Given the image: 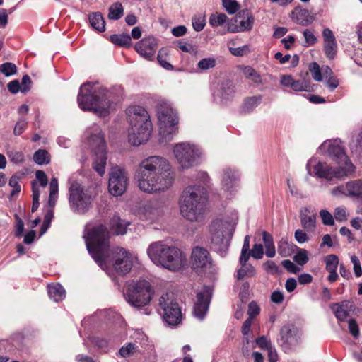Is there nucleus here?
<instances>
[{
  "label": "nucleus",
  "instance_id": "30",
  "mask_svg": "<svg viewBox=\"0 0 362 362\" xmlns=\"http://www.w3.org/2000/svg\"><path fill=\"white\" fill-rule=\"evenodd\" d=\"M88 19L91 27L98 32L105 30V21L100 12H93L89 14Z\"/></svg>",
  "mask_w": 362,
  "mask_h": 362
},
{
  "label": "nucleus",
  "instance_id": "58",
  "mask_svg": "<svg viewBox=\"0 0 362 362\" xmlns=\"http://www.w3.org/2000/svg\"><path fill=\"white\" fill-rule=\"evenodd\" d=\"M260 309L259 305L255 301H252L248 305V310L247 314L249 315L248 318L253 319L259 313Z\"/></svg>",
  "mask_w": 362,
  "mask_h": 362
},
{
  "label": "nucleus",
  "instance_id": "33",
  "mask_svg": "<svg viewBox=\"0 0 362 362\" xmlns=\"http://www.w3.org/2000/svg\"><path fill=\"white\" fill-rule=\"evenodd\" d=\"M221 98L223 100L231 99L235 94V89L230 81H226L222 83L220 90Z\"/></svg>",
  "mask_w": 362,
  "mask_h": 362
},
{
  "label": "nucleus",
  "instance_id": "23",
  "mask_svg": "<svg viewBox=\"0 0 362 362\" xmlns=\"http://www.w3.org/2000/svg\"><path fill=\"white\" fill-rule=\"evenodd\" d=\"M210 299L209 296L202 292L197 294V302L194 306L193 313L199 320H203L209 305Z\"/></svg>",
  "mask_w": 362,
  "mask_h": 362
},
{
  "label": "nucleus",
  "instance_id": "62",
  "mask_svg": "<svg viewBox=\"0 0 362 362\" xmlns=\"http://www.w3.org/2000/svg\"><path fill=\"white\" fill-rule=\"evenodd\" d=\"M256 344L260 347L262 349L267 350L272 347L271 342L267 340L265 336H261L256 339Z\"/></svg>",
  "mask_w": 362,
  "mask_h": 362
},
{
  "label": "nucleus",
  "instance_id": "24",
  "mask_svg": "<svg viewBox=\"0 0 362 362\" xmlns=\"http://www.w3.org/2000/svg\"><path fill=\"white\" fill-rule=\"evenodd\" d=\"M327 151L329 156L337 163L339 166H346L348 163H351L346 155L344 149L339 144H331Z\"/></svg>",
  "mask_w": 362,
  "mask_h": 362
},
{
  "label": "nucleus",
  "instance_id": "34",
  "mask_svg": "<svg viewBox=\"0 0 362 362\" xmlns=\"http://www.w3.org/2000/svg\"><path fill=\"white\" fill-rule=\"evenodd\" d=\"M124 14V8L121 3L115 2L109 8L108 18L110 20H118Z\"/></svg>",
  "mask_w": 362,
  "mask_h": 362
},
{
  "label": "nucleus",
  "instance_id": "9",
  "mask_svg": "<svg viewBox=\"0 0 362 362\" xmlns=\"http://www.w3.org/2000/svg\"><path fill=\"white\" fill-rule=\"evenodd\" d=\"M226 229V223L220 219L213 221L209 226L213 247L221 256L226 254L230 245V240L224 235Z\"/></svg>",
  "mask_w": 362,
  "mask_h": 362
},
{
  "label": "nucleus",
  "instance_id": "13",
  "mask_svg": "<svg viewBox=\"0 0 362 362\" xmlns=\"http://www.w3.org/2000/svg\"><path fill=\"white\" fill-rule=\"evenodd\" d=\"M69 192V202L73 210L83 214L90 207L91 197L84 192L80 185H72Z\"/></svg>",
  "mask_w": 362,
  "mask_h": 362
},
{
  "label": "nucleus",
  "instance_id": "50",
  "mask_svg": "<svg viewBox=\"0 0 362 362\" xmlns=\"http://www.w3.org/2000/svg\"><path fill=\"white\" fill-rule=\"evenodd\" d=\"M137 346L132 343H129L123 346L119 351V354L124 357H129L131 354H134L136 350Z\"/></svg>",
  "mask_w": 362,
  "mask_h": 362
},
{
  "label": "nucleus",
  "instance_id": "27",
  "mask_svg": "<svg viewBox=\"0 0 362 362\" xmlns=\"http://www.w3.org/2000/svg\"><path fill=\"white\" fill-rule=\"evenodd\" d=\"M280 82L281 85L291 87L295 91L306 90L308 88L305 82L300 80H294L291 75H283Z\"/></svg>",
  "mask_w": 362,
  "mask_h": 362
},
{
  "label": "nucleus",
  "instance_id": "49",
  "mask_svg": "<svg viewBox=\"0 0 362 362\" xmlns=\"http://www.w3.org/2000/svg\"><path fill=\"white\" fill-rule=\"evenodd\" d=\"M216 66V60L214 58H204L198 62L197 66L201 70H208Z\"/></svg>",
  "mask_w": 362,
  "mask_h": 362
},
{
  "label": "nucleus",
  "instance_id": "53",
  "mask_svg": "<svg viewBox=\"0 0 362 362\" xmlns=\"http://www.w3.org/2000/svg\"><path fill=\"white\" fill-rule=\"evenodd\" d=\"M303 34L305 38L306 46L313 45L317 42V39L312 30L305 29Z\"/></svg>",
  "mask_w": 362,
  "mask_h": 362
},
{
  "label": "nucleus",
  "instance_id": "5",
  "mask_svg": "<svg viewBox=\"0 0 362 362\" xmlns=\"http://www.w3.org/2000/svg\"><path fill=\"white\" fill-rule=\"evenodd\" d=\"M110 95V93L105 88L93 90V84L85 83L81 86L78 95V105L83 110L93 111L105 117L109 113Z\"/></svg>",
  "mask_w": 362,
  "mask_h": 362
},
{
  "label": "nucleus",
  "instance_id": "6",
  "mask_svg": "<svg viewBox=\"0 0 362 362\" xmlns=\"http://www.w3.org/2000/svg\"><path fill=\"white\" fill-rule=\"evenodd\" d=\"M88 142L95 155L93 162V169L100 175L105 172L107 163L106 144L100 127L94 124L88 129Z\"/></svg>",
  "mask_w": 362,
  "mask_h": 362
},
{
  "label": "nucleus",
  "instance_id": "41",
  "mask_svg": "<svg viewBox=\"0 0 362 362\" xmlns=\"http://www.w3.org/2000/svg\"><path fill=\"white\" fill-rule=\"evenodd\" d=\"M32 192H33V206H32V212H35L39 207L40 202V189L37 186V182L35 180L32 182Z\"/></svg>",
  "mask_w": 362,
  "mask_h": 362
},
{
  "label": "nucleus",
  "instance_id": "37",
  "mask_svg": "<svg viewBox=\"0 0 362 362\" xmlns=\"http://www.w3.org/2000/svg\"><path fill=\"white\" fill-rule=\"evenodd\" d=\"M255 274V268L250 264H245L244 266H241V268L238 270L237 279L238 280L243 279L244 277H251Z\"/></svg>",
  "mask_w": 362,
  "mask_h": 362
},
{
  "label": "nucleus",
  "instance_id": "12",
  "mask_svg": "<svg viewBox=\"0 0 362 362\" xmlns=\"http://www.w3.org/2000/svg\"><path fill=\"white\" fill-rule=\"evenodd\" d=\"M354 166L351 163H348L346 166H339L337 168L329 167L326 163H318L314 168L315 175L327 180L332 178H342L354 172Z\"/></svg>",
  "mask_w": 362,
  "mask_h": 362
},
{
  "label": "nucleus",
  "instance_id": "3",
  "mask_svg": "<svg viewBox=\"0 0 362 362\" xmlns=\"http://www.w3.org/2000/svg\"><path fill=\"white\" fill-rule=\"evenodd\" d=\"M206 189L199 185L189 186L181 196L180 209L182 216L189 221H201L206 211Z\"/></svg>",
  "mask_w": 362,
  "mask_h": 362
},
{
  "label": "nucleus",
  "instance_id": "22",
  "mask_svg": "<svg viewBox=\"0 0 362 362\" xmlns=\"http://www.w3.org/2000/svg\"><path fill=\"white\" fill-rule=\"evenodd\" d=\"M336 318L340 322H345L350 315L351 312L355 309V305L349 300L332 303L330 306Z\"/></svg>",
  "mask_w": 362,
  "mask_h": 362
},
{
  "label": "nucleus",
  "instance_id": "18",
  "mask_svg": "<svg viewBox=\"0 0 362 362\" xmlns=\"http://www.w3.org/2000/svg\"><path fill=\"white\" fill-rule=\"evenodd\" d=\"M192 267L197 270L209 269L211 267L212 262L208 250L202 247H195L191 255Z\"/></svg>",
  "mask_w": 362,
  "mask_h": 362
},
{
  "label": "nucleus",
  "instance_id": "15",
  "mask_svg": "<svg viewBox=\"0 0 362 362\" xmlns=\"http://www.w3.org/2000/svg\"><path fill=\"white\" fill-rule=\"evenodd\" d=\"M255 17L248 10L240 11L228 25L230 33L250 31L253 27Z\"/></svg>",
  "mask_w": 362,
  "mask_h": 362
},
{
  "label": "nucleus",
  "instance_id": "2",
  "mask_svg": "<svg viewBox=\"0 0 362 362\" xmlns=\"http://www.w3.org/2000/svg\"><path fill=\"white\" fill-rule=\"evenodd\" d=\"M136 176L139 189L148 193L165 191L172 186L175 180L168 161L158 156L143 160Z\"/></svg>",
  "mask_w": 362,
  "mask_h": 362
},
{
  "label": "nucleus",
  "instance_id": "1",
  "mask_svg": "<svg viewBox=\"0 0 362 362\" xmlns=\"http://www.w3.org/2000/svg\"><path fill=\"white\" fill-rule=\"evenodd\" d=\"M109 238L107 228L103 224L93 227L83 235L87 250L101 268L107 262H112L119 275H125L132 269V258L122 247L111 250Z\"/></svg>",
  "mask_w": 362,
  "mask_h": 362
},
{
  "label": "nucleus",
  "instance_id": "47",
  "mask_svg": "<svg viewBox=\"0 0 362 362\" xmlns=\"http://www.w3.org/2000/svg\"><path fill=\"white\" fill-rule=\"evenodd\" d=\"M309 71H310L313 79L316 81H321L322 79L320 67L317 62H312L309 65Z\"/></svg>",
  "mask_w": 362,
  "mask_h": 362
},
{
  "label": "nucleus",
  "instance_id": "32",
  "mask_svg": "<svg viewBox=\"0 0 362 362\" xmlns=\"http://www.w3.org/2000/svg\"><path fill=\"white\" fill-rule=\"evenodd\" d=\"M110 40L115 45L124 47H129L132 45L131 37L127 33L112 35Z\"/></svg>",
  "mask_w": 362,
  "mask_h": 362
},
{
  "label": "nucleus",
  "instance_id": "8",
  "mask_svg": "<svg viewBox=\"0 0 362 362\" xmlns=\"http://www.w3.org/2000/svg\"><path fill=\"white\" fill-rule=\"evenodd\" d=\"M158 119L160 127V134L166 141H170L173 135L177 132L179 118L176 110L170 104L163 102L157 108Z\"/></svg>",
  "mask_w": 362,
  "mask_h": 362
},
{
  "label": "nucleus",
  "instance_id": "48",
  "mask_svg": "<svg viewBox=\"0 0 362 362\" xmlns=\"http://www.w3.org/2000/svg\"><path fill=\"white\" fill-rule=\"evenodd\" d=\"M193 28L199 32L204 29L205 26V18L202 15H196L192 18Z\"/></svg>",
  "mask_w": 362,
  "mask_h": 362
},
{
  "label": "nucleus",
  "instance_id": "40",
  "mask_svg": "<svg viewBox=\"0 0 362 362\" xmlns=\"http://www.w3.org/2000/svg\"><path fill=\"white\" fill-rule=\"evenodd\" d=\"M300 221L302 226L308 230H310L315 228V216H307L303 212L300 214Z\"/></svg>",
  "mask_w": 362,
  "mask_h": 362
},
{
  "label": "nucleus",
  "instance_id": "44",
  "mask_svg": "<svg viewBox=\"0 0 362 362\" xmlns=\"http://www.w3.org/2000/svg\"><path fill=\"white\" fill-rule=\"evenodd\" d=\"M326 270L327 272L337 270L339 264V258L336 255H329L325 257Z\"/></svg>",
  "mask_w": 362,
  "mask_h": 362
},
{
  "label": "nucleus",
  "instance_id": "28",
  "mask_svg": "<svg viewBox=\"0 0 362 362\" xmlns=\"http://www.w3.org/2000/svg\"><path fill=\"white\" fill-rule=\"evenodd\" d=\"M129 225V222L120 218L119 216L115 215L110 221V230L115 235H124L127 232V227Z\"/></svg>",
  "mask_w": 362,
  "mask_h": 362
},
{
  "label": "nucleus",
  "instance_id": "64",
  "mask_svg": "<svg viewBox=\"0 0 362 362\" xmlns=\"http://www.w3.org/2000/svg\"><path fill=\"white\" fill-rule=\"evenodd\" d=\"M295 238L298 243H303L308 240V236L306 233L300 229H298L295 232Z\"/></svg>",
  "mask_w": 362,
  "mask_h": 362
},
{
  "label": "nucleus",
  "instance_id": "59",
  "mask_svg": "<svg viewBox=\"0 0 362 362\" xmlns=\"http://www.w3.org/2000/svg\"><path fill=\"white\" fill-rule=\"evenodd\" d=\"M282 266L287 269L288 272L297 274L300 271V269L294 264L291 260L285 259L281 262Z\"/></svg>",
  "mask_w": 362,
  "mask_h": 362
},
{
  "label": "nucleus",
  "instance_id": "39",
  "mask_svg": "<svg viewBox=\"0 0 362 362\" xmlns=\"http://www.w3.org/2000/svg\"><path fill=\"white\" fill-rule=\"evenodd\" d=\"M20 179V177L17 176L16 175H14L11 176L9 180L8 185L11 187L13 188L10 194V199H11L16 195H17L21 190V187L19 184Z\"/></svg>",
  "mask_w": 362,
  "mask_h": 362
},
{
  "label": "nucleus",
  "instance_id": "46",
  "mask_svg": "<svg viewBox=\"0 0 362 362\" xmlns=\"http://www.w3.org/2000/svg\"><path fill=\"white\" fill-rule=\"evenodd\" d=\"M243 73L247 78L255 83H260L262 82L260 75L251 66L245 67Z\"/></svg>",
  "mask_w": 362,
  "mask_h": 362
},
{
  "label": "nucleus",
  "instance_id": "21",
  "mask_svg": "<svg viewBox=\"0 0 362 362\" xmlns=\"http://www.w3.org/2000/svg\"><path fill=\"white\" fill-rule=\"evenodd\" d=\"M297 328L293 324L288 323L281 327L279 344L283 348H289L296 342Z\"/></svg>",
  "mask_w": 362,
  "mask_h": 362
},
{
  "label": "nucleus",
  "instance_id": "43",
  "mask_svg": "<svg viewBox=\"0 0 362 362\" xmlns=\"http://www.w3.org/2000/svg\"><path fill=\"white\" fill-rule=\"evenodd\" d=\"M222 5L230 15L235 13L240 8V5L236 0H222Z\"/></svg>",
  "mask_w": 362,
  "mask_h": 362
},
{
  "label": "nucleus",
  "instance_id": "60",
  "mask_svg": "<svg viewBox=\"0 0 362 362\" xmlns=\"http://www.w3.org/2000/svg\"><path fill=\"white\" fill-rule=\"evenodd\" d=\"M351 262L354 264V271L356 276L360 277L362 276V268L361 266L360 261L356 255H353L351 257Z\"/></svg>",
  "mask_w": 362,
  "mask_h": 362
},
{
  "label": "nucleus",
  "instance_id": "25",
  "mask_svg": "<svg viewBox=\"0 0 362 362\" xmlns=\"http://www.w3.org/2000/svg\"><path fill=\"white\" fill-rule=\"evenodd\" d=\"M291 16L296 23L303 26L309 25L314 21V18L309 11L300 6H297L293 10Z\"/></svg>",
  "mask_w": 362,
  "mask_h": 362
},
{
  "label": "nucleus",
  "instance_id": "61",
  "mask_svg": "<svg viewBox=\"0 0 362 362\" xmlns=\"http://www.w3.org/2000/svg\"><path fill=\"white\" fill-rule=\"evenodd\" d=\"M14 217L16 220L15 235L16 237H21L24 230V223L18 214H16Z\"/></svg>",
  "mask_w": 362,
  "mask_h": 362
},
{
  "label": "nucleus",
  "instance_id": "56",
  "mask_svg": "<svg viewBox=\"0 0 362 362\" xmlns=\"http://www.w3.org/2000/svg\"><path fill=\"white\" fill-rule=\"evenodd\" d=\"M348 327L349 332L354 337L357 338L359 336V328L356 321L354 319L351 318L348 320Z\"/></svg>",
  "mask_w": 362,
  "mask_h": 362
},
{
  "label": "nucleus",
  "instance_id": "38",
  "mask_svg": "<svg viewBox=\"0 0 362 362\" xmlns=\"http://www.w3.org/2000/svg\"><path fill=\"white\" fill-rule=\"evenodd\" d=\"M168 50L165 48H161L158 54L157 59L159 64L167 70H172L173 66L168 60Z\"/></svg>",
  "mask_w": 362,
  "mask_h": 362
},
{
  "label": "nucleus",
  "instance_id": "54",
  "mask_svg": "<svg viewBox=\"0 0 362 362\" xmlns=\"http://www.w3.org/2000/svg\"><path fill=\"white\" fill-rule=\"evenodd\" d=\"M323 224L326 226H332L334 223L332 215L327 210H321L320 212Z\"/></svg>",
  "mask_w": 362,
  "mask_h": 362
},
{
  "label": "nucleus",
  "instance_id": "17",
  "mask_svg": "<svg viewBox=\"0 0 362 362\" xmlns=\"http://www.w3.org/2000/svg\"><path fill=\"white\" fill-rule=\"evenodd\" d=\"M152 124L144 123V126H130L128 141L132 146H139L147 141L151 134Z\"/></svg>",
  "mask_w": 362,
  "mask_h": 362
},
{
  "label": "nucleus",
  "instance_id": "52",
  "mask_svg": "<svg viewBox=\"0 0 362 362\" xmlns=\"http://www.w3.org/2000/svg\"><path fill=\"white\" fill-rule=\"evenodd\" d=\"M294 261L299 265H304L308 261V252L305 250H300L293 257Z\"/></svg>",
  "mask_w": 362,
  "mask_h": 362
},
{
  "label": "nucleus",
  "instance_id": "51",
  "mask_svg": "<svg viewBox=\"0 0 362 362\" xmlns=\"http://www.w3.org/2000/svg\"><path fill=\"white\" fill-rule=\"evenodd\" d=\"M10 160L13 163H21L24 161L25 158L22 152L17 151H11L7 153Z\"/></svg>",
  "mask_w": 362,
  "mask_h": 362
},
{
  "label": "nucleus",
  "instance_id": "19",
  "mask_svg": "<svg viewBox=\"0 0 362 362\" xmlns=\"http://www.w3.org/2000/svg\"><path fill=\"white\" fill-rule=\"evenodd\" d=\"M130 126H144V123L151 124L148 112L141 106H130L126 111Z\"/></svg>",
  "mask_w": 362,
  "mask_h": 362
},
{
  "label": "nucleus",
  "instance_id": "42",
  "mask_svg": "<svg viewBox=\"0 0 362 362\" xmlns=\"http://www.w3.org/2000/svg\"><path fill=\"white\" fill-rule=\"evenodd\" d=\"M337 49V45L336 41L325 42L324 50L327 58L333 59L336 56Z\"/></svg>",
  "mask_w": 362,
  "mask_h": 362
},
{
  "label": "nucleus",
  "instance_id": "7",
  "mask_svg": "<svg viewBox=\"0 0 362 362\" xmlns=\"http://www.w3.org/2000/svg\"><path fill=\"white\" fill-rule=\"evenodd\" d=\"M153 293V288L148 281L139 280L128 285L125 297L132 306L140 308L150 303Z\"/></svg>",
  "mask_w": 362,
  "mask_h": 362
},
{
  "label": "nucleus",
  "instance_id": "10",
  "mask_svg": "<svg viewBox=\"0 0 362 362\" xmlns=\"http://www.w3.org/2000/svg\"><path fill=\"white\" fill-rule=\"evenodd\" d=\"M159 305L163 310V319L169 326H176L182 320L181 308L173 300H170L168 293L161 296Z\"/></svg>",
  "mask_w": 362,
  "mask_h": 362
},
{
  "label": "nucleus",
  "instance_id": "20",
  "mask_svg": "<svg viewBox=\"0 0 362 362\" xmlns=\"http://www.w3.org/2000/svg\"><path fill=\"white\" fill-rule=\"evenodd\" d=\"M136 51L144 59L153 60L158 49L157 40L153 37H148L136 42Z\"/></svg>",
  "mask_w": 362,
  "mask_h": 362
},
{
  "label": "nucleus",
  "instance_id": "36",
  "mask_svg": "<svg viewBox=\"0 0 362 362\" xmlns=\"http://www.w3.org/2000/svg\"><path fill=\"white\" fill-rule=\"evenodd\" d=\"M228 19V18L223 13H212L209 18V23L211 26L216 27L223 25Z\"/></svg>",
  "mask_w": 362,
  "mask_h": 362
},
{
  "label": "nucleus",
  "instance_id": "57",
  "mask_svg": "<svg viewBox=\"0 0 362 362\" xmlns=\"http://www.w3.org/2000/svg\"><path fill=\"white\" fill-rule=\"evenodd\" d=\"M251 255L257 259H262L264 254L263 246L261 244H255L252 250H250Z\"/></svg>",
  "mask_w": 362,
  "mask_h": 362
},
{
  "label": "nucleus",
  "instance_id": "29",
  "mask_svg": "<svg viewBox=\"0 0 362 362\" xmlns=\"http://www.w3.org/2000/svg\"><path fill=\"white\" fill-rule=\"evenodd\" d=\"M47 290L49 298L55 302L61 301L65 298L66 291L59 283L48 285Z\"/></svg>",
  "mask_w": 362,
  "mask_h": 362
},
{
  "label": "nucleus",
  "instance_id": "31",
  "mask_svg": "<svg viewBox=\"0 0 362 362\" xmlns=\"http://www.w3.org/2000/svg\"><path fill=\"white\" fill-rule=\"evenodd\" d=\"M262 100V95L247 97L244 100L241 111L243 114L252 112Z\"/></svg>",
  "mask_w": 362,
  "mask_h": 362
},
{
  "label": "nucleus",
  "instance_id": "35",
  "mask_svg": "<svg viewBox=\"0 0 362 362\" xmlns=\"http://www.w3.org/2000/svg\"><path fill=\"white\" fill-rule=\"evenodd\" d=\"M33 160L38 165H42L50 163V155L45 149H39L33 154Z\"/></svg>",
  "mask_w": 362,
  "mask_h": 362
},
{
  "label": "nucleus",
  "instance_id": "26",
  "mask_svg": "<svg viewBox=\"0 0 362 362\" xmlns=\"http://www.w3.org/2000/svg\"><path fill=\"white\" fill-rule=\"evenodd\" d=\"M238 178L239 175L236 171L230 168H226L223 170L222 185L226 189L229 190L236 186Z\"/></svg>",
  "mask_w": 362,
  "mask_h": 362
},
{
  "label": "nucleus",
  "instance_id": "45",
  "mask_svg": "<svg viewBox=\"0 0 362 362\" xmlns=\"http://www.w3.org/2000/svg\"><path fill=\"white\" fill-rule=\"evenodd\" d=\"M0 72L6 76H10L17 72V67L13 63L6 62L0 65Z\"/></svg>",
  "mask_w": 362,
  "mask_h": 362
},
{
  "label": "nucleus",
  "instance_id": "4",
  "mask_svg": "<svg viewBox=\"0 0 362 362\" xmlns=\"http://www.w3.org/2000/svg\"><path fill=\"white\" fill-rule=\"evenodd\" d=\"M147 254L155 264L170 271H178L186 264V257L179 248L161 241L152 243L148 246Z\"/></svg>",
  "mask_w": 362,
  "mask_h": 362
},
{
  "label": "nucleus",
  "instance_id": "63",
  "mask_svg": "<svg viewBox=\"0 0 362 362\" xmlns=\"http://www.w3.org/2000/svg\"><path fill=\"white\" fill-rule=\"evenodd\" d=\"M36 178L39 180L42 187H45L47 185L48 179L47 175L43 170H37L35 173Z\"/></svg>",
  "mask_w": 362,
  "mask_h": 362
},
{
  "label": "nucleus",
  "instance_id": "16",
  "mask_svg": "<svg viewBox=\"0 0 362 362\" xmlns=\"http://www.w3.org/2000/svg\"><path fill=\"white\" fill-rule=\"evenodd\" d=\"M332 194L336 196L343 194L362 202V179L349 181L344 185L334 187Z\"/></svg>",
  "mask_w": 362,
  "mask_h": 362
},
{
  "label": "nucleus",
  "instance_id": "14",
  "mask_svg": "<svg viewBox=\"0 0 362 362\" xmlns=\"http://www.w3.org/2000/svg\"><path fill=\"white\" fill-rule=\"evenodd\" d=\"M128 184L127 174L124 169L115 166L111 169L108 189L114 196H120L126 190Z\"/></svg>",
  "mask_w": 362,
  "mask_h": 362
},
{
  "label": "nucleus",
  "instance_id": "55",
  "mask_svg": "<svg viewBox=\"0 0 362 362\" xmlns=\"http://www.w3.org/2000/svg\"><path fill=\"white\" fill-rule=\"evenodd\" d=\"M28 122L24 119H20L16 124L13 129V134L16 136L21 135L27 128Z\"/></svg>",
  "mask_w": 362,
  "mask_h": 362
},
{
  "label": "nucleus",
  "instance_id": "11",
  "mask_svg": "<svg viewBox=\"0 0 362 362\" xmlns=\"http://www.w3.org/2000/svg\"><path fill=\"white\" fill-rule=\"evenodd\" d=\"M173 152L178 163L182 168H189L193 166L199 156L198 148L194 145L186 143L176 144Z\"/></svg>",
  "mask_w": 362,
  "mask_h": 362
}]
</instances>
